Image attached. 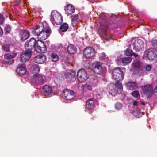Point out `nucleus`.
<instances>
[{
	"label": "nucleus",
	"instance_id": "1",
	"mask_svg": "<svg viewBox=\"0 0 157 157\" xmlns=\"http://www.w3.org/2000/svg\"><path fill=\"white\" fill-rule=\"evenodd\" d=\"M113 78L116 81L122 80L124 78V73L121 68L117 67L112 71Z\"/></svg>",
	"mask_w": 157,
	"mask_h": 157
},
{
	"label": "nucleus",
	"instance_id": "2",
	"mask_svg": "<svg viewBox=\"0 0 157 157\" xmlns=\"http://www.w3.org/2000/svg\"><path fill=\"white\" fill-rule=\"evenodd\" d=\"M51 29L50 28L46 25L44 29L40 34H38L36 36L38 39V40H44L48 38L51 33Z\"/></svg>",
	"mask_w": 157,
	"mask_h": 157
},
{
	"label": "nucleus",
	"instance_id": "3",
	"mask_svg": "<svg viewBox=\"0 0 157 157\" xmlns=\"http://www.w3.org/2000/svg\"><path fill=\"white\" fill-rule=\"evenodd\" d=\"M44 79L43 76L41 74H35L33 76L31 80L32 84L34 85H40L44 83Z\"/></svg>",
	"mask_w": 157,
	"mask_h": 157
},
{
	"label": "nucleus",
	"instance_id": "4",
	"mask_svg": "<svg viewBox=\"0 0 157 157\" xmlns=\"http://www.w3.org/2000/svg\"><path fill=\"white\" fill-rule=\"evenodd\" d=\"M62 95L64 99L70 100L74 98L75 93L70 89H64L63 91Z\"/></svg>",
	"mask_w": 157,
	"mask_h": 157
},
{
	"label": "nucleus",
	"instance_id": "5",
	"mask_svg": "<svg viewBox=\"0 0 157 157\" xmlns=\"http://www.w3.org/2000/svg\"><path fill=\"white\" fill-rule=\"evenodd\" d=\"M35 50L39 53H44L47 50L46 45L44 42L40 40H37V44L35 47Z\"/></svg>",
	"mask_w": 157,
	"mask_h": 157
},
{
	"label": "nucleus",
	"instance_id": "6",
	"mask_svg": "<svg viewBox=\"0 0 157 157\" xmlns=\"http://www.w3.org/2000/svg\"><path fill=\"white\" fill-rule=\"evenodd\" d=\"M77 77L78 81L81 82H84L87 78V74L84 69L79 70L77 73Z\"/></svg>",
	"mask_w": 157,
	"mask_h": 157
},
{
	"label": "nucleus",
	"instance_id": "7",
	"mask_svg": "<svg viewBox=\"0 0 157 157\" xmlns=\"http://www.w3.org/2000/svg\"><path fill=\"white\" fill-rule=\"evenodd\" d=\"M83 53L86 58H91L94 56L95 50L92 47H87L84 49Z\"/></svg>",
	"mask_w": 157,
	"mask_h": 157
},
{
	"label": "nucleus",
	"instance_id": "8",
	"mask_svg": "<svg viewBox=\"0 0 157 157\" xmlns=\"http://www.w3.org/2000/svg\"><path fill=\"white\" fill-rule=\"evenodd\" d=\"M133 44V49L136 52L142 51L144 48V43L141 39L135 40Z\"/></svg>",
	"mask_w": 157,
	"mask_h": 157
},
{
	"label": "nucleus",
	"instance_id": "9",
	"mask_svg": "<svg viewBox=\"0 0 157 157\" xmlns=\"http://www.w3.org/2000/svg\"><path fill=\"white\" fill-rule=\"evenodd\" d=\"M32 52L31 50H26L21 56V62L22 63H25L31 57Z\"/></svg>",
	"mask_w": 157,
	"mask_h": 157
},
{
	"label": "nucleus",
	"instance_id": "10",
	"mask_svg": "<svg viewBox=\"0 0 157 157\" xmlns=\"http://www.w3.org/2000/svg\"><path fill=\"white\" fill-rule=\"evenodd\" d=\"M36 39L34 38H31L29 40L27 41L25 44V47L26 49L31 50L33 48L35 47L37 44Z\"/></svg>",
	"mask_w": 157,
	"mask_h": 157
},
{
	"label": "nucleus",
	"instance_id": "11",
	"mask_svg": "<svg viewBox=\"0 0 157 157\" xmlns=\"http://www.w3.org/2000/svg\"><path fill=\"white\" fill-rule=\"evenodd\" d=\"M53 20L57 25L60 24L63 21V17L60 13L57 12H54L51 13Z\"/></svg>",
	"mask_w": 157,
	"mask_h": 157
},
{
	"label": "nucleus",
	"instance_id": "12",
	"mask_svg": "<svg viewBox=\"0 0 157 157\" xmlns=\"http://www.w3.org/2000/svg\"><path fill=\"white\" fill-rule=\"evenodd\" d=\"M142 91L143 94L146 95L147 97L149 98L152 94L153 88L151 85L147 84L144 85L143 87Z\"/></svg>",
	"mask_w": 157,
	"mask_h": 157
},
{
	"label": "nucleus",
	"instance_id": "13",
	"mask_svg": "<svg viewBox=\"0 0 157 157\" xmlns=\"http://www.w3.org/2000/svg\"><path fill=\"white\" fill-rule=\"evenodd\" d=\"M147 58L149 60H153L157 57V51L155 49H151L148 50Z\"/></svg>",
	"mask_w": 157,
	"mask_h": 157
},
{
	"label": "nucleus",
	"instance_id": "14",
	"mask_svg": "<svg viewBox=\"0 0 157 157\" xmlns=\"http://www.w3.org/2000/svg\"><path fill=\"white\" fill-rule=\"evenodd\" d=\"M46 60V56L44 54H39L35 56L34 58V61L40 64L44 63Z\"/></svg>",
	"mask_w": 157,
	"mask_h": 157
},
{
	"label": "nucleus",
	"instance_id": "15",
	"mask_svg": "<svg viewBox=\"0 0 157 157\" xmlns=\"http://www.w3.org/2000/svg\"><path fill=\"white\" fill-rule=\"evenodd\" d=\"M94 72L97 74H100L102 72V68L99 62L94 63L93 64Z\"/></svg>",
	"mask_w": 157,
	"mask_h": 157
},
{
	"label": "nucleus",
	"instance_id": "16",
	"mask_svg": "<svg viewBox=\"0 0 157 157\" xmlns=\"http://www.w3.org/2000/svg\"><path fill=\"white\" fill-rule=\"evenodd\" d=\"M45 26L42 23L39 24L32 31L33 34L37 36L43 31Z\"/></svg>",
	"mask_w": 157,
	"mask_h": 157
},
{
	"label": "nucleus",
	"instance_id": "17",
	"mask_svg": "<svg viewBox=\"0 0 157 157\" xmlns=\"http://www.w3.org/2000/svg\"><path fill=\"white\" fill-rule=\"evenodd\" d=\"M100 26L101 28L99 30L100 37L102 38L104 41H105V40L108 41V39L107 38V28L103 29L102 27L101 24H100Z\"/></svg>",
	"mask_w": 157,
	"mask_h": 157
},
{
	"label": "nucleus",
	"instance_id": "18",
	"mask_svg": "<svg viewBox=\"0 0 157 157\" xmlns=\"http://www.w3.org/2000/svg\"><path fill=\"white\" fill-rule=\"evenodd\" d=\"M131 61L132 59L130 57H127L118 59L117 62L119 65L125 66L129 63Z\"/></svg>",
	"mask_w": 157,
	"mask_h": 157
},
{
	"label": "nucleus",
	"instance_id": "19",
	"mask_svg": "<svg viewBox=\"0 0 157 157\" xmlns=\"http://www.w3.org/2000/svg\"><path fill=\"white\" fill-rule=\"evenodd\" d=\"M16 55V54H13L12 55L10 53L5 54L4 57L6 63H13L14 62V60L13 59L15 57Z\"/></svg>",
	"mask_w": 157,
	"mask_h": 157
},
{
	"label": "nucleus",
	"instance_id": "20",
	"mask_svg": "<svg viewBox=\"0 0 157 157\" xmlns=\"http://www.w3.org/2000/svg\"><path fill=\"white\" fill-rule=\"evenodd\" d=\"M95 103L94 100L90 99L87 101L86 103L85 110H87L93 109L94 107Z\"/></svg>",
	"mask_w": 157,
	"mask_h": 157
},
{
	"label": "nucleus",
	"instance_id": "21",
	"mask_svg": "<svg viewBox=\"0 0 157 157\" xmlns=\"http://www.w3.org/2000/svg\"><path fill=\"white\" fill-rule=\"evenodd\" d=\"M65 10L67 14H72L75 11L74 7L71 4H68L65 7Z\"/></svg>",
	"mask_w": 157,
	"mask_h": 157
},
{
	"label": "nucleus",
	"instance_id": "22",
	"mask_svg": "<svg viewBox=\"0 0 157 157\" xmlns=\"http://www.w3.org/2000/svg\"><path fill=\"white\" fill-rule=\"evenodd\" d=\"M52 91V87L47 85H44L42 88L43 94L45 96L50 95Z\"/></svg>",
	"mask_w": 157,
	"mask_h": 157
},
{
	"label": "nucleus",
	"instance_id": "23",
	"mask_svg": "<svg viewBox=\"0 0 157 157\" xmlns=\"http://www.w3.org/2000/svg\"><path fill=\"white\" fill-rule=\"evenodd\" d=\"M127 89L130 90H134L138 87L136 83L134 82H129L126 84Z\"/></svg>",
	"mask_w": 157,
	"mask_h": 157
},
{
	"label": "nucleus",
	"instance_id": "24",
	"mask_svg": "<svg viewBox=\"0 0 157 157\" xmlns=\"http://www.w3.org/2000/svg\"><path fill=\"white\" fill-rule=\"evenodd\" d=\"M26 67L22 65H19L17 68L16 71L19 75H22L25 74L26 72Z\"/></svg>",
	"mask_w": 157,
	"mask_h": 157
},
{
	"label": "nucleus",
	"instance_id": "25",
	"mask_svg": "<svg viewBox=\"0 0 157 157\" xmlns=\"http://www.w3.org/2000/svg\"><path fill=\"white\" fill-rule=\"evenodd\" d=\"M75 72L73 71L70 70L65 73L64 76L66 78L71 80L72 78L75 77Z\"/></svg>",
	"mask_w": 157,
	"mask_h": 157
},
{
	"label": "nucleus",
	"instance_id": "26",
	"mask_svg": "<svg viewBox=\"0 0 157 157\" xmlns=\"http://www.w3.org/2000/svg\"><path fill=\"white\" fill-rule=\"evenodd\" d=\"M76 48L75 46L72 44H69L67 47L68 52L70 54H74L76 52Z\"/></svg>",
	"mask_w": 157,
	"mask_h": 157
},
{
	"label": "nucleus",
	"instance_id": "27",
	"mask_svg": "<svg viewBox=\"0 0 157 157\" xmlns=\"http://www.w3.org/2000/svg\"><path fill=\"white\" fill-rule=\"evenodd\" d=\"M80 21L79 17L78 15H75L72 16L71 23L73 26H75Z\"/></svg>",
	"mask_w": 157,
	"mask_h": 157
},
{
	"label": "nucleus",
	"instance_id": "28",
	"mask_svg": "<svg viewBox=\"0 0 157 157\" xmlns=\"http://www.w3.org/2000/svg\"><path fill=\"white\" fill-rule=\"evenodd\" d=\"M30 32L28 31L24 30L21 36V39L22 41H25L29 37Z\"/></svg>",
	"mask_w": 157,
	"mask_h": 157
},
{
	"label": "nucleus",
	"instance_id": "29",
	"mask_svg": "<svg viewBox=\"0 0 157 157\" xmlns=\"http://www.w3.org/2000/svg\"><path fill=\"white\" fill-rule=\"evenodd\" d=\"M114 87L115 89L118 91V94L121 93L122 90V86L121 83H117L115 84Z\"/></svg>",
	"mask_w": 157,
	"mask_h": 157
},
{
	"label": "nucleus",
	"instance_id": "30",
	"mask_svg": "<svg viewBox=\"0 0 157 157\" xmlns=\"http://www.w3.org/2000/svg\"><path fill=\"white\" fill-rule=\"evenodd\" d=\"M31 70L33 73H37L40 71V68L36 64H33L32 65Z\"/></svg>",
	"mask_w": 157,
	"mask_h": 157
},
{
	"label": "nucleus",
	"instance_id": "31",
	"mask_svg": "<svg viewBox=\"0 0 157 157\" xmlns=\"http://www.w3.org/2000/svg\"><path fill=\"white\" fill-rule=\"evenodd\" d=\"M125 53L127 56H133L135 58H136L138 56L137 54L134 53L132 50L129 48L126 50Z\"/></svg>",
	"mask_w": 157,
	"mask_h": 157
},
{
	"label": "nucleus",
	"instance_id": "32",
	"mask_svg": "<svg viewBox=\"0 0 157 157\" xmlns=\"http://www.w3.org/2000/svg\"><path fill=\"white\" fill-rule=\"evenodd\" d=\"M68 27V24L66 23H64L61 25L60 29L62 32H65L67 30Z\"/></svg>",
	"mask_w": 157,
	"mask_h": 157
},
{
	"label": "nucleus",
	"instance_id": "33",
	"mask_svg": "<svg viewBox=\"0 0 157 157\" xmlns=\"http://www.w3.org/2000/svg\"><path fill=\"white\" fill-rule=\"evenodd\" d=\"M51 60L52 62H56L59 59V57L55 53H52L50 55Z\"/></svg>",
	"mask_w": 157,
	"mask_h": 157
},
{
	"label": "nucleus",
	"instance_id": "34",
	"mask_svg": "<svg viewBox=\"0 0 157 157\" xmlns=\"http://www.w3.org/2000/svg\"><path fill=\"white\" fill-rule=\"evenodd\" d=\"M11 26L9 24H6L5 25L4 29L6 33H10L11 29Z\"/></svg>",
	"mask_w": 157,
	"mask_h": 157
},
{
	"label": "nucleus",
	"instance_id": "35",
	"mask_svg": "<svg viewBox=\"0 0 157 157\" xmlns=\"http://www.w3.org/2000/svg\"><path fill=\"white\" fill-rule=\"evenodd\" d=\"M109 92L110 94L113 96L118 94V91L116 90L114 87Z\"/></svg>",
	"mask_w": 157,
	"mask_h": 157
},
{
	"label": "nucleus",
	"instance_id": "36",
	"mask_svg": "<svg viewBox=\"0 0 157 157\" xmlns=\"http://www.w3.org/2000/svg\"><path fill=\"white\" fill-rule=\"evenodd\" d=\"M131 94L133 96L136 98H138L140 96L139 92L137 90H135L132 92Z\"/></svg>",
	"mask_w": 157,
	"mask_h": 157
},
{
	"label": "nucleus",
	"instance_id": "37",
	"mask_svg": "<svg viewBox=\"0 0 157 157\" xmlns=\"http://www.w3.org/2000/svg\"><path fill=\"white\" fill-rule=\"evenodd\" d=\"M3 50L6 52L9 51V46L8 44H5L2 46Z\"/></svg>",
	"mask_w": 157,
	"mask_h": 157
},
{
	"label": "nucleus",
	"instance_id": "38",
	"mask_svg": "<svg viewBox=\"0 0 157 157\" xmlns=\"http://www.w3.org/2000/svg\"><path fill=\"white\" fill-rule=\"evenodd\" d=\"M115 106L116 109L119 110L121 109L122 106L121 103H117L115 104Z\"/></svg>",
	"mask_w": 157,
	"mask_h": 157
},
{
	"label": "nucleus",
	"instance_id": "39",
	"mask_svg": "<svg viewBox=\"0 0 157 157\" xmlns=\"http://www.w3.org/2000/svg\"><path fill=\"white\" fill-rule=\"evenodd\" d=\"M4 20L5 19L3 15L0 14V25L3 24L4 22Z\"/></svg>",
	"mask_w": 157,
	"mask_h": 157
},
{
	"label": "nucleus",
	"instance_id": "40",
	"mask_svg": "<svg viewBox=\"0 0 157 157\" xmlns=\"http://www.w3.org/2000/svg\"><path fill=\"white\" fill-rule=\"evenodd\" d=\"M152 45L155 48H157V40H153L151 42Z\"/></svg>",
	"mask_w": 157,
	"mask_h": 157
},
{
	"label": "nucleus",
	"instance_id": "41",
	"mask_svg": "<svg viewBox=\"0 0 157 157\" xmlns=\"http://www.w3.org/2000/svg\"><path fill=\"white\" fill-rule=\"evenodd\" d=\"M152 68V66L150 65H147L146 67V69L147 71H150Z\"/></svg>",
	"mask_w": 157,
	"mask_h": 157
},
{
	"label": "nucleus",
	"instance_id": "42",
	"mask_svg": "<svg viewBox=\"0 0 157 157\" xmlns=\"http://www.w3.org/2000/svg\"><path fill=\"white\" fill-rule=\"evenodd\" d=\"M103 19V20H104V21H105V17L104 15L100 16V22H101V20H102V19Z\"/></svg>",
	"mask_w": 157,
	"mask_h": 157
},
{
	"label": "nucleus",
	"instance_id": "43",
	"mask_svg": "<svg viewBox=\"0 0 157 157\" xmlns=\"http://www.w3.org/2000/svg\"><path fill=\"white\" fill-rule=\"evenodd\" d=\"M154 94L157 97V86L154 89Z\"/></svg>",
	"mask_w": 157,
	"mask_h": 157
},
{
	"label": "nucleus",
	"instance_id": "44",
	"mask_svg": "<svg viewBox=\"0 0 157 157\" xmlns=\"http://www.w3.org/2000/svg\"><path fill=\"white\" fill-rule=\"evenodd\" d=\"M3 34L2 29L0 26V36H2Z\"/></svg>",
	"mask_w": 157,
	"mask_h": 157
},
{
	"label": "nucleus",
	"instance_id": "45",
	"mask_svg": "<svg viewBox=\"0 0 157 157\" xmlns=\"http://www.w3.org/2000/svg\"><path fill=\"white\" fill-rule=\"evenodd\" d=\"M138 103V102L136 101H135L133 102V105L134 106H137V104Z\"/></svg>",
	"mask_w": 157,
	"mask_h": 157
},
{
	"label": "nucleus",
	"instance_id": "46",
	"mask_svg": "<svg viewBox=\"0 0 157 157\" xmlns=\"http://www.w3.org/2000/svg\"><path fill=\"white\" fill-rule=\"evenodd\" d=\"M9 19L11 20H13V16H12V15L10 14H9Z\"/></svg>",
	"mask_w": 157,
	"mask_h": 157
},
{
	"label": "nucleus",
	"instance_id": "47",
	"mask_svg": "<svg viewBox=\"0 0 157 157\" xmlns=\"http://www.w3.org/2000/svg\"><path fill=\"white\" fill-rule=\"evenodd\" d=\"M104 56H100L99 58L100 59H103L104 58Z\"/></svg>",
	"mask_w": 157,
	"mask_h": 157
},
{
	"label": "nucleus",
	"instance_id": "48",
	"mask_svg": "<svg viewBox=\"0 0 157 157\" xmlns=\"http://www.w3.org/2000/svg\"><path fill=\"white\" fill-rule=\"evenodd\" d=\"M141 103L143 105H145V103L143 102H141Z\"/></svg>",
	"mask_w": 157,
	"mask_h": 157
},
{
	"label": "nucleus",
	"instance_id": "49",
	"mask_svg": "<svg viewBox=\"0 0 157 157\" xmlns=\"http://www.w3.org/2000/svg\"><path fill=\"white\" fill-rule=\"evenodd\" d=\"M92 76L94 78H95L96 77V76L94 75H92Z\"/></svg>",
	"mask_w": 157,
	"mask_h": 157
},
{
	"label": "nucleus",
	"instance_id": "50",
	"mask_svg": "<svg viewBox=\"0 0 157 157\" xmlns=\"http://www.w3.org/2000/svg\"><path fill=\"white\" fill-rule=\"evenodd\" d=\"M19 4V3H17L16 4H15L14 5V6H15V5H18Z\"/></svg>",
	"mask_w": 157,
	"mask_h": 157
}]
</instances>
